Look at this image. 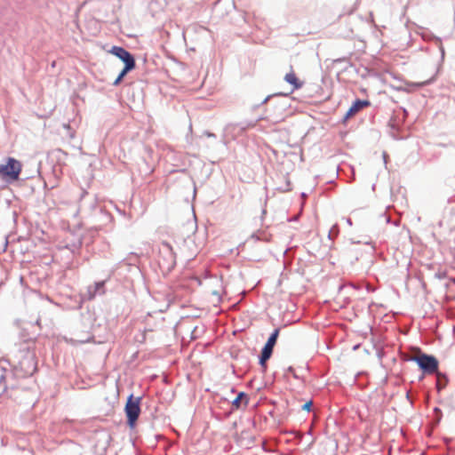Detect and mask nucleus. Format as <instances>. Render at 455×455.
<instances>
[{"label":"nucleus","instance_id":"1","mask_svg":"<svg viewBox=\"0 0 455 455\" xmlns=\"http://www.w3.org/2000/svg\"><path fill=\"white\" fill-rule=\"evenodd\" d=\"M36 344L34 341H24L19 345L15 358L19 365L27 374H32L36 370Z\"/></svg>","mask_w":455,"mask_h":455},{"label":"nucleus","instance_id":"2","mask_svg":"<svg viewBox=\"0 0 455 455\" xmlns=\"http://www.w3.org/2000/svg\"><path fill=\"white\" fill-rule=\"evenodd\" d=\"M22 164L13 157H8L4 164L0 165V177L5 181H16L20 179Z\"/></svg>","mask_w":455,"mask_h":455},{"label":"nucleus","instance_id":"3","mask_svg":"<svg viewBox=\"0 0 455 455\" xmlns=\"http://www.w3.org/2000/svg\"><path fill=\"white\" fill-rule=\"evenodd\" d=\"M412 360L418 363L424 373L433 374L437 372L438 361L435 356L420 354L419 355L413 356Z\"/></svg>","mask_w":455,"mask_h":455},{"label":"nucleus","instance_id":"4","mask_svg":"<svg viewBox=\"0 0 455 455\" xmlns=\"http://www.w3.org/2000/svg\"><path fill=\"white\" fill-rule=\"evenodd\" d=\"M140 398H133V396L131 395L125 404L124 411L127 416V423L131 428L135 427L136 421L140 414Z\"/></svg>","mask_w":455,"mask_h":455},{"label":"nucleus","instance_id":"5","mask_svg":"<svg viewBox=\"0 0 455 455\" xmlns=\"http://www.w3.org/2000/svg\"><path fill=\"white\" fill-rule=\"evenodd\" d=\"M109 53L116 56L121 60H123L124 62L125 66H127L130 63H131V65L135 66V60H134L133 56L123 47L113 46L110 49Z\"/></svg>","mask_w":455,"mask_h":455},{"label":"nucleus","instance_id":"6","mask_svg":"<svg viewBox=\"0 0 455 455\" xmlns=\"http://www.w3.org/2000/svg\"><path fill=\"white\" fill-rule=\"evenodd\" d=\"M284 80L292 86V91L299 90L303 86V82L299 79L292 68H291L290 72L284 76Z\"/></svg>","mask_w":455,"mask_h":455},{"label":"nucleus","instance_id":"7","mask_svg":"<svg viewBox=\"0 0 455 455\" xmlns=\"http://www.w3.org/2000/svg\"><path fill=\"white\" fill-rule=\"evenodd\" d=\"M370 101L369 100H356L353 104L352 106L349 108V109L347 110V114H346V117L347 118H349L353 116H355L356 113H358L360 110H362L363 108L370 106Z\"/></svg>","mask_w":455,"mask_h":455},{"label":"nucleus","instance_id":"8","mask_svg":"<svg viewBox=\"0 0 455 455\" xmlns=\"http://www.w3.org/2000/svg\"><path fill=\"white\" fill-rule=\"evenodd\" d=\"M272 352H273L272 347H269L266 345L264 346V347L261 351L260 358H259V363L262 366L266 365V362L270 358Z\"/></svg>","mask_w":455,"mask_h":455},{"label":"nucleus","instance_id":"9","mask_svg":"<svg viewBox=\"0 0 455 455\" xmlns=\"http://www.w3.org/2000/svg\"><path fill=\"white\" fill-rule=\"evenodd\" d=\"M243 403V405L246 406L248 401L246 398V395L243 392H241L237 395V396L234 399L232 403V406L235 409H239Z\"/></svg>","mask_w":455,"mask_h":455},{"label":"nucleus","instance_id":"10","mask_svg":"<svg viewBox=\"0 0 455 455\" xmlns=\"http://www.w3.org/2000/svg\"><path fill=\"white\" fill-rule=\"evenodd\" d=\"M278 335H279V329H275L274 331V332L268 338V339H267V341L266 343V346L274 348V347H275V345L276 343Z\"/></svg>","mask_w":455,"mask_h":455},{"label":"nucleus","instance_id":"11","mask_svg":"<svg viewBox=\"0 0 455 455\" xmlns=\"http://www.w3.org/2000/svg\"><path fill=\"white\" fill-rule=\"evenodd\" d=\"M437 377L436 387L438 389L443 388L446 386V377L441 372H435Z\"/></svg>","mask_w":455,"mask_h":455},{"label":"nucleus","instance_id":"12","mask_svg":"<svg viewBox=\"0 0 455 455\" xmlns=\"http://www.w3.org/2000/svg\"><path fill=\"white\" fill-rule=\"evenodd\" d=\"M357 245L353 246L352 248H349L347 250V253L349 254V257L355 258V260H358L360 257L363 256L362 253H359V250L357 248Z\"/></svg>","mask_w":455,"mask_h":455},{"label":"nucleus","instance_id":"13","mask_svg":"<svg viewBox=\"0 0 455 455\" xmlns=\"http://www.w3.org/2000/svg\"><path fill=\"white\" fill-rule=\"evenodd\" d=\"M135 68V66H132L130 64H128L127 66H124V69L121 71V73L119 74V77H121L122 79L125 76V75L132 69H133Z\"/></svg>","mask_w":455,"mask_h":455},{"label":"nucleus","instance_id":"14","mask_svg":"<svg viewBox=\"0 0 455 455\" xmlns=\"http://www.w3.org/2000/svg\"><path fill=\"white\" fill-rule=\"evenodd\" d=\"M312 406V402H307L303 404L302 408L306 411H310V407Z\"/></svg>","mask_w":455,"mask_h":455},{"label":"nucleus","instance_id":"15","mask_svg":"<svg viewBox=\"0 0 455 455\" xmlns=\"http://www.w3.org/2000/svg\"><path fill=\"white\" fill-rule=\"evenodd\" d=\"M122 80H123V79H122L121 77H119V76H118L116 77V79L114 81L113 84H114V85H118V84L121 83V81H122Z\"/></svg>","mask_w":455,"mask_h":455},{"label":"nucleus","instance_id":"16","mask_svg":"<svg viewBox=\"0 0 455 455\" xmlns=\"http://www.w3.org/2000/svg\"><path fill=\"white\" fill-rule=\"evenodd\" d=\"M429 83V81H424V82H420V83H417V84H414V85L416 86H423L425 84H427Z\"/></svg>","mask_w":455,"mask_h":455},{"label":"nucleus","instance_id":"17","mask_svg":"<svg viewBox=\"0 0 455 455\" xmlns=\"http://www.w3.org/2000/svg\"><path fill=\"white\" fill-rule=\"evenodd\" d=\"M163 246H164L167 250H169L170 251H172V248H171V246L169 245V243H163Z\"/></svg>","mask_w":455,"mask_h":455}]
</instances>
